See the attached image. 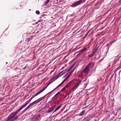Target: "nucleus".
<instances>
[{
  "instance_id": "obj_23",
  "label": "nucleus",
  "mask_w": 121,
  "mask_h": 121,
  "mask_svg": "<svg viewBox=\"0 0 121 121\" xmlns=\"http://www.w3.org/2000/svg\"><path fill=\"white\" fill-rule=\"evenodd\" d=\"M57 106V105H54V106H53L52 107V108H53L54 109L55 107H56Z\"/></svg>"
},
{
  "instance_id": "obj_3",
  "label": "nucleus",
  "mask_w": 121,
  "mask_h": 121,
  "mask_svg": "<svg viewBox=\"0 0 121 121\" xmlns=\"http://www.w3.org/2000/svg\"><path fill=\"white\" fill-rule=\"evenodd\" d=\"M73 70L72 71H71L70 73L66 77V78L60 84H59L51 92H52L54 90L56 89L57 87H59L62 84H63L65 82L67 79L69 78L70 77V76L71 75V74L73 72Z\"/></svg>"
},
{
  "instance_id": "obj_25",
  "label": "nucleus",
  "mask_w": 121,
  "mask_h": 121,
  "mask_svg": "<svg viewBox=\"0 0 121 121\" xmlns=\"http://www.w3.org/2000/svg\"><path fill=\"white\" fill-rule=\"evenodd\" d=\"M116 41V40H114L112 41L113 43L115 42Z\"/></svg>"
},
{
  "instance_id": "obj_27",
  "label": "nucleus",
  "mask_w": 121,
  "mask_h": 121,
  "mask_svg": "<svg viewBox=\"0 0 121 121\" xmlns=\"http://www.w3.org/2000/svg\"><path fill=\"white\" fill-rule=\"evenodd\" d=\"M57 110H56V109L53 112V113H54L55 112H56V111H57Z\"/></svg>"
},
{
  "instance_id": "obj_1",
  "label": "nucleus",
  "mask_w": 121,
  "mask_h": 121,
  "mask_svg": "<svg viewBox=\"0 0 121 121\" xmlns=\"http://www.w3.org/2000/svg\"><path fill=\"white\" fill-rule=\"evenodd\" d=\"M20 111V110L19 109L16 112L11 114L8 116L6 121H13L16 119L18 118V117L15 115Z\"/></svg>"
},
{
  "instance_id": "obj_6",
  "label": "nucleus",
  "mask_w": 121,
  "mask_h": 121,
  "mask_svg": "<svg viewBox=\"0 0 121 121\" xmlns=\"http://www.w3.org/2000/svg\"><path fill=\"white\" fill-rule=\"evenodd\" d=\"M31 100H30V99L29 100H28L25 103V104L23 105L22 107L20 108L19 109V110H20L21 111L23 108L25 107L26 105H27V104H28V103Z\"/></svg>"
},
{
  "instance_id": "obj_14",
  "label": "nucleus",
  "mask_w": 121,
  "mask_h": 121,
  "mask_svg": "<svg viewBox=\"0 0 121 121\" xmlns=\"http://www.w3.org/2000/svg\"><path fill=\"white\" fill-rule=\"evenodd\" d=\"M87 50V49L86 48H84L83 49L81 50V51L82 53L86 51Z\"/></svg>"
},
{
  "instance_id": "obj_17",
  "label": "nucleus",
  "mask_w": 121,
  "mask_h": 121,
  "mask_svg": "<svg viewBox=\"0 0 121 121\" xmlns=\"http://www.w3.org/2000/svg\"><path fill=\"white\" fill-rule=\"evenodd\" d=\"M118 112L119 113V115L121 114V108L118 109Z\"/></svg>"
},
{
  "instance_id": "obj_19",
  "label": "nucleus",
  "mask_w": 121,
  "mask_h": 121,
  "mask_svg": "<svg viewBox=\"0 0 121 121\" xmlns=\"http://www.w3.org/2000/svg\"><path fill=\"white\" fill-rule=\"evenodd\" d=\"M62 106V105H60V106L56 108V110L57 111L61 107V106Z\"/></svg>"
},
{
  "instance_id": "obj_15",
  "label": "nucleus",
  "mask_w": 121,
  "mask_h": 121,
  "mask_svg": "<svg viewBox=\"0 0 121 121\" xmlns=\"http://www.w3.org/2000/svg\"><path fill=\"white\" fill-rule=\"evenodd\" d=\"M94 54V52H92L91 54L88 55V57H92Z\"/></svg>"
},
{
  "instance_id": "obj_24",
  "label": "nucleus",
  "mask_w": 121,
  "mask_h": 121,
  "mask_svg": "<svg viewBox=\"0 0 121 121\" xmlns=\"http://www.w3.org/2000/svg\"><path fill=\"white\" fill-rule=\"evenodd\" d=\"M113 43L112 42V41L110 42L109 43L110 46H111Z\"/></svg>"
},
{
  "instance_id": "obj_22",
  "label": "nucleus",
  "mask_w": 121,
  "mask_h": 121,
  "mask_svg": "<svg viewBox=\"0 0 121 121\" xmlns=\"http://www.w3.org/2000/svg\"><path fill=\"white\" fill-rule=\"evenodd\" d=\"M60 91L59 92H58L57 93H56L55 95V96H54V97H55L57 95H58L59 94V93L60 92Z\"/></svg>"
},
{
  "instance_id": "obj_13",
  "label": "nucleus",
  "mask_w": 121,
  "mask_h": 121,
  "mask_svg": "<svg viewBox=\"0 0 121 121\" xmlns=\"http://www.w3.org/2000/svg\"><path fill=\"white\" fill-rule=\"evenodd\" d=\"M54 109L52 107L49 109L47 111V112L48 113H49L52 111Z\"/></svg>"
},
{
  "instance_id": "obj_7",
  "label": "nucleus",
  "mask_w": 121,
  "mask_h": 121,
  "mask_svg": "<svg viewBox=\"0 0 121 121\" xmlns=\"http://www.w3.org/2000/svg\"><path fill=\"white\" fill-rule=\"evenodd\" d=\"M81 83V80H79V82H78V83L73 88V90H75L77 88L79 85Z\"/></svg>"
},
{
  "instance_id": "obj_9",
  "label": "nucleus",
  "mask_w": 121,
  "mask_h": 121,
  "mask_svg": "<svg viewBox=\"0 0 121 121\" xmlns=\"http://www.w3.org/2000/svg\"><path fill=\"white\" fill-rule=\"evenodd\" d=\"M36 101H35L32 103L31 104H30L29 106H28L26 108H25V110H24V111L25 112L26 111V110L29 108H30V107H31L32 106V105H34L35 103H35V102H36Z\"/></svg>"
},
{
  "instance_id": "obj_8",
  "label": "nucleus",
  "mask_w": 121,
  "mask_h": 121,
  "mask_svg": "<svg viewBox=\"0 0 121 121\" xmlns=\"http://www.w3.org/2000/svg\"><path fill=\"white\" fill-rule=\"evenodd\" d=\"M36 101H35L32 103L31 104H30L29 106H28L26 108H25V110H24V111L25 112L26 111V110L29 108H30V107H31L32 106V105H34L35 103H35V102H36Z\"/></svg>"
},
{
  "instance_id": "obj_21",
  "label": "nucleus",
  "mask_w": 121,
  "mask_h": 121,
  "mask_svg": "<svg viewBox=\"0 0 121 121\" xmlns=\"http://www.w3.org/2000/svg\"><path fill=\"white\" fill-rule=\"evenodd\" d=\"M36 13L37 14H39L40 12L38 11H36Z\"/></svg>"
},
{
  "instance_id": "obj_28",
  "label": "nucleus",
  "mask_w": 121,
  "mask_h": 121,
  "mask_svg": "<svg viewBox=\"0 0 121 121\" xmlns=\"http://www.w3.org/2000/svg\"><path fill=\"white\" fill-rule=\"evenodd\" d=\"M88 32L85 35V36H87V35H88Z\"/></svg>"
},
{
  "instance_id": "obj_4",
  "label": "nucleus",
  "mask_w": 121,
  "mask_h": 121,
  "mask_svg": "<svg viewBox=\"0 0 121 121\" xmlns=\"http://www.w3.org/2000/svg\"><path fill=\"white\" fill-rule=\"evenodd\" d=\"M83 0H80L73 3L72 5V7H75L83 2Z\"/></svg>"
},
{
  "instance_id": "obj_26",
  "label": "nucleus",
  "mask_w": 121,
  "mask_h": 121,
  "mask_svg": "<svg viewBox=\"0 0 121 121\" xmlns=\"http://www.w3.org/2000/svg\"><path fill=\"white\" fill-rule=\"evenodd\" d=\"M27 66V65H26V66L24 68H23V69H25L26 68V67Z\"/></svg>"
},
{
  "instance_id": "obj_16",
  "label": "nucleus",
  "mask_w": 121,
  "mask_h": 121,
  "mask_svg": "<svg viewBox=\"0 0 121 121\" xmlns=\"http://www.w3.org/2000/svg\"><path fill=\"white\" fill-rule=\"evenodd\" d=\"M85 112V111H84L82 112L79 114V115L80 116H81L83 115Z\"/></svg>"
},
{
  "instance_id": "obj_5",
  "label": "nucleus",
  "mask_w": 121,
  "mask_h": 121,
  "mask_svg": "<svg viewBox=\"0 0 121 121\" xmlns=\"http://www.w3.org/2000/svg\"><path fill=\"white\" fill-rule=\"evenodd\" d=\"M72 83V82H69L65 86H64L60 91L62 92L63 91L65 90L66 88H67Z\"/></svg>"
},
{
  "instance_id": "obj_10",
  "label": "nucleus",
  "mask_w": 121,
  "mask_h": 121,
  "mask_svg": "<svg viewBox=\"0 0 121 121\" xmlns=\"http://www.w3.org/2000/svg\"><path fill=\"white\" fill-rule=\"evenodd\" d=\"M46 87H45L44 88H43V89H42V90L40 91H39L37 93H36L35 94V95L34 96V97H35L38 95H39L41 93H42V92H43V91L46 88Z\"/></svg>"
},
{
  "instance_id": "obj_18",
  "label": "nucleus",
  "mask_w": 121,
  "mask_h": 121,
  "mask_svg": "<svg viewBox=\"0 0 121 121\" xmlns=\"http://www.w3.org/2000/svg\"><path fill=\"white\" fill-rule=\"evenodd\" d=\"M78 54L77 55H79L80 54H81L82 53V51H81V50L80 51H79L78 52Z\"/></svg>"
},
{
  "instance_id": "obj_2",
  "label": "nucleus",
  "mask_w": 121,
  "mask_h": 121,
  "mask_svg": "<svg viewBox=\"0 0 121 121\" xmlns=\"http://www.w3.org/2000/svg\"><path fill=\"white\" fill-rule=\"evenodd\" d=\"M94 65L93 63H90L88 64L84 70L83 71V72L86 74L88 73L90 71V69L92 68Z\"/></svg>"
},
{
  "instance_id": "obj_29",
  "label": "nucleus",
  "mask_w": 121,
  "mask_h": 121,
  "mask_svg": "<svg viewBox=\"0 0 121 121\" xmlns=\"http://www.w3.org/2000/svg\"><path fill=\"white\" fill-rule=\"evenodd\" d=\"M6 64H7V62H6Z\"/></svg>"
},
{
  "instance_id": "obj_11",
  "label": "nucleus",
  "mask_w": 121,
  "mask_h": 121,
  "mask_svg": "<svg viewBox=\"0 0 121 121\" xmlns=\"http://www.w3.org/2000/svg\"><path fill=\"white\" fill-rule=\"evenodd\" d=\"M50 0H47L44 1V4L43 5V6H44L46 5L49 2Z\"/></svg>"
},
{
  "instance_id": "obj_12",
  "label": "nucleus",
  "mask_w": 121,
  "mask_h": 121,
  "mask_svg": "<svg viewBox=\"0 0 121 121\" xmlns=\"http://www.w3.org/2000/svg\"><path fill=\"white\" fill-rule=\"evenodd\" d=\"M45 96H44L42 98H40L39 99H38V100H39L37 102H36V103H39V102H40V101L44 99V98Z\"/></svg>"
},
{
  "instance_id": "obj_20",
  "label": "nucleus",
  "mask_w": 121,
  "mask_h": 121,
  "mask_svg": "<svg viewBox=\"0 0 121 121\" xmlns=\"http://www.w3.org/2000/svg\"><path fill=\"white\" fill-rule=\"evenodd\" d=\"M97 49L96 48H95L94 50L92 52H94V54L97 51Z\"/></svg>"
}]
</instances>
